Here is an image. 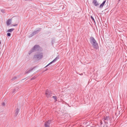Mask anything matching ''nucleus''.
<instances>
[{"label":"nucleus","instance_id":"obj_1","mask_svg":"<svg viewBox=\"0 0 127 127\" xmlns=\"http://www.w3.org/2000/svg\"><path fill=\"white\" fill-rule=\"evenodd\" d=\"M90 41L91 43L94 48L96 49H97L98 48V44L94 37L92 36L90 38Z\"/></svg>","mask_w":127,"mask_h":127},{"label":"nucleus","instance_id":"obj_2","mask_svg":"<svg viewBox=\"0 0 127 127\" xmlns=\"http://www.w3.org/2000/svg\"><path fill=\"white\" fill-rule=\"evenodd\" d=\"M43 56V54L41 52L37 53L34 55L33 58L39 60L42 58Z\"/></svg>","mask_w":127,"mask_h":127},{"label":"nucleus","instance_id":"obj_3","mask_svg":"<svg viewBox=\"0 0 127 127\" xmlns=\"http://www.w3.org/2000/svg\"><path fill=\"white\" fill-rule=\"evenodd\" d=\"M40 47L39 45H35L32 48V49L29 52V54H31L32 52L36 51L39 50Z\"/></svg>","mask_w":127,"mask_h":127},{"label":"nucleus","instance_id":"obj_4","mask_svg":"<svg viewBox=\"0 0 127 127\" xmlns=\"http://www.w3.org/2000/svg\"><path fill=\"white\" fill-rule=\"evenodd\" d=\"M41 30V28L38 29L36 30L33 32L32 33L29 35V37H31L35 35L39 32Z\"/></svg>","mask_w":127,"mask_h":127},{"label":"nucleus","instance_id":"obj_5","mask_svg":"<svg viewBox=\"0 0 127 127\" xmlns=\"http://www.w3.org/2000/svg\"><path fill=\"white\" fill-rule=\"evenodd\" d=\"M110 118L109 116H106L104 118L103 121L105 123L108 124V122H110Z\"/></svg>","mask_w":127,"mask_h":127},{"label":"nucleus","instance_id":"obj_6","mask_svg":"<svg viewBox=\"0 0 127 127\" xmlns=\"http://www.w3.org/2000/svg\"><path fill=\"white\" fill-rule=\"evenodd\" d=\"M52 93L51 92L48 90L46 91L45 93L46 96L47 97H49L52 95Z\"/></svg>","mask_w":127,"mask_h":127},{"label":"nucleus","instance_id":"obj_7","mask_svg":"<svg viewBox=\"0 0 127 127\" xmlns=\"http://www.w3.org/2000/svg\"><path fill=\"white\" fill-rule=\"evenodd\" d=\"M59 59V57L57 56L55 59L52 61L49 64H48L45 67L48 66L49 65H50V64H52L54 62H55Z\"/></svg>","mask_w":127,"mask_h":127},{"label":"nucleus","instance_id":"obj_8","mask_svg":"<svg viewBox=\"0 0 127 127\" xmlns=\"http://www.w3.org/2000/svg\"><path fill=\"white\" fill-rule=\"evenodd\" d=\"M51 121L48 120L47 122H46L45 124V127H49L50 124L51 123Z\"/></svg>","mask_w":127,"mask_h":127},{"label":"nucleus","instance_id":"obj_9","mask_svg":"<svg viewBox=\"0 0 127 127\" xmlns=\"http://www.w3.org/2000/svg\"><path fill=\"white\" fill-rule=\"evenodd\" d=\"M11 19H9L7 20L6 22V24L7 26H8L11 24Z\"/></svg>","mask_w":127,"mask_h":127},{"label":"nucleus","instance_id":"obj_10","mask_svg":"<svg viewBox=\"0 0 127 127\" xmlns=\"http://www.w3.org/2000/svg\"><path fill=\"white\" fill-rule=\"evenodd\" d=\"M93 2L95 6H97L98 5V4L96 0H94Z\"/></svg>","mask_w":127,"mask_h":127},{"label":"nucleus","instance_id":"obj_11","mask_svg":"<svg viewBox=\"0 0 127 127\" xmlns=\"http://www.w3.org/2000/svg\"><path fill=\"white\" fill-rule=\"evenodd\" d=\"M33 68H31L30 70H29L27 71H26L25 73L26 74H28L30 73L33 70Z\"/></svg>","mask_w":127,"mask_h":127},{"label":"nucleus","instance_id":"obj_12","mask_svg":"<svg viewBox=\"0 0 127 127\" xmlns=\"http://www.w3.org/2000/svg\"><path fill=\"white\" fill-rule=\"evenodd\" d=\"M19 111V109L17 108L15 111V116H16L18 115Z\"/></svg>","mask_w":127,"mask_h":127},{"label":"nucleus","instance_id":"obj_13","mask_svg":"<svg viewBox=\"0 0 127 127\" xmlns=\"http://www.w3.org/2000/svg\"><path fill=\"white\" fill-rule=\"evenodd\" d=\"M106 0L104 1L100 5V7L101 8L102 7L104 6L105 3L106 2Z\"/></svg>","mask_w":127,"mask_h":127},{"label":"nucleus","instance_id":"obj_14","mask_svg":"<svg viewBox=\"0 0 127 127\" xmlns=\"http://www.w3.org/2000/svg\"><path fill=\"white\" fill-rule=\"evenodd\" d=\"M52 97L55 100V101L56 102L57 101V96H53Z\"/></svg>","mask_w":127,"mask_h":127},{"label":"nucleus","instance_id":"obj_15","mask_svg":"<svg viewBox=\"0 0 127 127\" xmlns=\"http://www.w3.org/2000/svg\"><path fill=\"white\" fill-rule=\"evenodd\" d=\"M14 30V29H9L8 31L7 32H11L12 31H13Z\"/></svg>","mask_w":127,"mask_h":127},{"label":"nucleus","instance_id":"obj_16","mask_svg":"<svg viewBox=\"0 0 127 127\" xmlns=\"http://www.w3.org/2000/svg\"><path fill=\"white\" fill-rule=\"evenodd\" d=\"M91 18L92 19V21H94V22H95L94 19L93 17H92V16H91Z\"/></svg>","mask_w":127,"mask_h":127},{"label":"nucleus","instance_id":"obj_17","mask_svg":"<svg viewBox=\"0 0 127 127\" xmlns=\"http://www.w3.org/2000/svg\"><path fill=\"white\" fill-rule=\"evenodd\" d=\"M1 104L3 106H4L5 105V103L4 102H3Z\"/></svg>","mask_w":127,"mask_h":127},{"label":"nucleus","instance_id":"obj_18","mask_svg":"<svg viewBox=\"0 0 127 127\" xmlns=\"http://www.w3.org/2000/svg\"><path fill=\"white\" fill-rule=\"evenodd\" d=\"M7 35L8 36H9L11 35V34L10 33H7Z\"/></svg>","mask_w":127,"mask_h":127},{"label":"nucleus","instance_id":"obj_19","mask_svg":"<svg viewBox=\"0 0 127 127\" xmlns=\"http://www.w3.org/2000/svg\"><path fill=\"white\" fill-rule=\"evenodd\" d=\"M16 78V77H14V78L12 79L13 80H14V79H15Z\"/></svg>","mask_w":127,"mask_h":127},{"label":"nucleus","instance_id":"obj_20","mask_svg":"<svg viewBox=\"0 0 127 127\" xmlns=\"http://www.w3.org/2000/svg\"><path fill=\"white\" fill-rule=\"evenodd\" d=\"M35 78L34 77H33L31 79V80H32L34 79H35Z\"/></svg>","mask_w":127,"mask_h":127},{"label":"nucleus","instance_id":"obj_21","mask_svg":"<svg viewBox=\"0 0 127 127\" xmlns=\"http://www.w3.org/2000/svg\"><path fill=\"white\" fill-rule=\"evenodd\" d=\"M15 89H14V90H13V93H14L15 92Z\"/></svg>","mask_w":127,"mask_h":127},{"label":"nucleus","instance_id":"obj_22","mask_svg":"<svg viewBox=\"0 0 127 127\" xmlns=\"http://www.w3.org/2000/svg\"><path fill=\"white\" fill-rule=\"evenodd\" d=\"M1 11L2 12H4V10H1Z\"/></svg>","mask_w":127,"mask_h":127},{"label":"nucleus","instance_id":"obj_23","mask_svg":"<svg viewBox=\"0 0 127 127\" xmlns=\"http://www.w3.org/2000/svg\"><path fill=\"white\" fill-rule=\"evenodd\" d=\"M17 24H16L15 25H13V26H17Z\"/></svg>","mask_w":127,"mask_h":127}]
</instances>
